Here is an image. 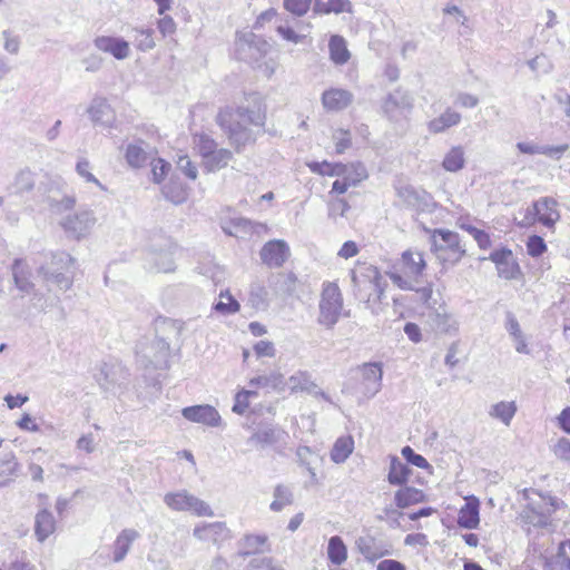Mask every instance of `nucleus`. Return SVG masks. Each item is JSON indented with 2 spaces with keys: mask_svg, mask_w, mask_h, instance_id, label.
Masks as SVG:
<instances>
[{
  "mask_svg": "<svg viewBox=\"0 0 570 570\" xmlns=\"http://www.w3.org/2000/svg\"><path fill=\"white\" fill-rule=\"evenodd\" d=\"M428 323L433 331L444 334H456L459 331V322L446 312L445 308L432 309L428 314Z\"/></svg>",
  "mask_w": 570,
  "mask_h": 570,
  "instance_id": "20",
  "label": "nucleus"
},
{
  "mask_svg": "<svg viewBox=\"0 0 570 570\" xmlns=\"http://www.w3.org/2000/svg\"><path fill=\"white\" fill-rule=\"evenodd\" d=\"M271 45L252 31L237 33L235 55L238 60L254 65L259 62L269 51Z\"/></svg>",
  "mask_w": 570,
  "mask_h": 570,
  "instance_id": "7",
  "label": "nucleus"
},
{
  "mask_svg": "<svg viewBox=\"0 0 570 570\" xmlns=\"http://www.w3.org/2000/svg\"><path fill=\"white\" fill-rule=\"evenodd\" d=\"M311 381V375L307 372L299 371L288 379V385L292 392H304Z\"/></svg>",
  "mask_w": 570,
  "mask_h": 570,
  "instance_id": "63",
  "label": "nucleus"
},
{
  "mask_svg": "<svg viewBox=\"0 0 570 570\" xmlns=\"http://www.w3.org/2000/svg\"><path fill=\"white\" fill-rule=\"evenodd\" d=\"M353 450V438L351 435L341 436L335 441L331 450V460L337 464L344 463L352 454Z\"/></svg>",
  "mask_w": 570,
  "mask_h": 570,
  "instance_id": "36",
  "label": "nucleus"
},
{
  "mask_svg": "<svg viewBox=\"0 0 570 570\" xmlns=\"http://www.w3.org/2000/svg\"><path fill=\"white\" fill-rule=\"evenodd\" d=\"M232 158L233 154L229 149L216 148L203 163L207 171H217L225 168Z\"/></svg>",
  "mask_w": 570,
  "mask_h": 570,
  "instance_id": "38",
  "label": "nucleus"
},
{
  "mask_svg": "<svg viewBox=\"0 0 570 570\" xmlns=\"http://www.w3.org/2000/svg\"><path fill=\"white\" fill-rule=\"evenodd\" d=\"M309 169L315 173V174H320V175H323V176H341V174H344L346 170L345 168V164H341V163H335V164H332V163H327V161H322V163H317V161H314V163H311L308 165Z\"/></svg>",
  "mask_w": 570,
  "mask_h": 570,
  "instance_id": "51",
  "label": "nucleus"
},
{
  "mask_svg": "<svg viewBox=\"0 0 570 570\" xmlns=\"http://www.w3.org/2000/svg\"><path fill=\"white\" fill-rule=\"evenodd\" d=\"M402 456L405 459L406 463L417 466L420 469H430L431 465L428 460L417 454L411 446L406 445L401 450Z\"/></svg>",
  "mask_w": 570,
  "mask_h": 570,
  "instance_id": "57",
  "label": "nucleus"
},
{
  "mask_svg": "<svg viewBox=\"0 0 570 570\" xmlns=\"http://www.w3.org/2000/svg\"><path fill=\"white\" fill-rule=\"evenodd\" d=\"M175 246H168L166 249L151 250L149 259L154 263L157 272L169 273L175 271L174 250Z\"/></svg>",
  "mask_w": 570,
  "mask_h": 570,
  "instance_id": "31",
  "label": "nucleus"
},
{
  "mask_svg": "<svg viewBox=\"0 0 570 570\" xmlns=\"http://www.w3.org/2000/svg\"><path fill=\"white\" fill-rule=\"evenodd\" d=\"M193 495L189 494L187 491H180V492H170L165 494L164 502L168 508L175 511H188V508L190 505L189 499H191Z\"/></svg>",
  "mask_w": 570,
  "mask_h": 570,
  "instance_id": "50",
  "label": "nucleus"
},
{
  "mask_svg": "<svg viewBox=\"0 0 570 570\" xmlns=\"http://www.w3.org/2000/svg\"><path fill=\"white\" fill-rule=\"evenodd\" d=\"M125 158L130 167H144L149 160L153 161V148L145 141L138 140L129 144L126 148Z\"/></svg>",
  "mask_w": 570,
  "mask_h": 570,
  "instance_id": "22",
  "label": "nucleus"
},
{
  "mask_svg": "<svg viewBox=\"0 0 570 570\" xmlns=\"http://www.w3.org/2000/svg\"><path fill=\"white\" fill-rule=\"evenodd\" d=\"M94 45L98 50L111 55L117 60H125L130 56L129 42L120 37L98 36Z\"/></svg>",
  "mask_w": 570,
  "mask_h": 570,
  "instance_id": "16",
  "label": "nucleus"
},
{
  "mask_svg": "<svg viewBox=\"0 0 570 570\" xmlns=\"http://www.w3.org/2000/svg\"><path fill=\"white\" fill-rule=\"evenodd\" d=\"M461 118H462L461 114L452 110L451 108H448L439 117L432 119L428 124V128L433 134H440L453 126L459 125L461 121Z\"/></svg>",
  "mask_w": 570,
  "mask_h": 570,
  "instance_id": "33",
  "label": "nucleus"
},
{
  "mask_svg": "<svg viewBox=\"0 0 570 570\" xmlns=\"http://www.w3.org/2000/svg\"><path fill=\"white\" fill-rule=\"evenodd\" d=\"M96 224V217L91 210H81L75 215L67 216L61 223L65 232L76 239L86 237L94 225Z\"/></svg>",
  "mask_w": 570,
  "mask_h": 570,
  "instance_id": "11",
  "label": "nucleus"
},
{
  "mask_svg": "<svg viewBox=\"0 0 570 570\" xmlns=\"http://www.w3.org/2000/svg\"><path fill=\"white\" fill-rule=\"evenodd\" d=\"M169 350V343L163 337H156L151 343L140 341L136 346L137 364L145 370L166 368Z\"/></svg>",
  "mask_w": 570,
  "mask_h": 570,
  "instance_id": "6",
  "label": "nucleus"
},
{
  "mask_svg": "<svg viewBox=\"0 0 570 570\" xmlns=\"http://www.w3.org/2000/svg\"><path fill=\"white\" fill-rule=\"evenodd\" d=\"M517 148L522 154L528 155H547L552 158H559L567 149L568 145H560V146H548V145H537L531 142H518Z\"/></svg>",
  "mask_w": 570,
  "mask_h": 570,
  "instance_id": "29",
  "label": "nucleus"
},
{
  "mask_svg": "<svg viewBox=\"0 0 570 570\" xmlns=\"http://www.w3.org/2000/svg\"><path fill=\"white\" fill-rule=\"evenodd\" d=\"M249 98L253 107H225L216 117L218 126L237 150L255 141V134L249 126L262 128L265 125L266 109L261 97L257 94H250Z\"/></svg>",
  "mask_w": 570,
  "mask_h": 570,
  "instance_id": "1",
  "label": "nucleus"
},
{
  "mask_svg": "<svg viewBox=\"0 0 570 570\" xmlns=\"http://www.w3.org/2000/svg\"><path fill=\"white\" fill-rule=\"evenodd\" d=\"M56 529V521L50 511H39L35 520V534L39 542H43Z\"/></svg>",
  "mask_w": 570,
  "mask_h": 570,
  "instance_id": "28",
  "label": "nucleus"
},
{
  "mask_svg": "<svg viewBox=\"0 0 570 570\" xmlns=\"http://www.w3.org/2000/svg\"><path fill=\"white\" fill-rule=\"evenodd\" d=\"M163 194L166 199L175 205H180L187 199L186 190L181 187V185L174 183L165 185L163 187Z\"/></svg>",
  "mask_w": 570,
  "mask_h": 570,
  "instance_id": "56",
  "label": "nucleus"
},
{
  "mask_svg": "<svg viewBox=\"0 0 570 570\" xmlns=\"http://www.w3.org/2000/svg\"><path fill=\"white\" fill-rule=\"evenodd\" d=\"M402 263L405 272L412 276L422 275L425 268V261L423 254L419 252L406 250L402 254Z\"/></svg>",
  "mask_w": 570,
  "mask_h": 570,
  "instance_id": "42",
  "label": "nucleus"
},
{
  "mask_svg": "<svg viewBox=\"0 0 570 570\" xmlns=\"http://www.w3.org/2000/svg\"><path fill=\"white\" fill-rule=\"evenodd\" d=\"M289 247L285 240L273 239L267 242L261 249L262 262L271 268L284 265L289 257Z\"/></svg>",
  "mask_w": 570,
  "mask_h": 570,
  "instance_id": "14",
  "label": "nucleus"
},
{
  "mask_svg": "<svg viewBox=\"0 0 570 570\" xmlns=\"http://www.w3.org/2000/svg\"><path fill=\"white\" fill-rule=\"evenodd\" d=\"M362 381V393L367 397H373L380 392L382 386L383 371L380 363H366L360 368Z\"/></svg>",
  "mask_w": 570,
  "mask_h": 570,
  "instance_id": "17",
  "label": "nucleus"
},
{
  "mask_svg": "<svg viewBox=\"0 0 570 570\" xmlns=\"http://www.w3.org/2000/svg\"><path fill=\"white\" fill-rule=\"evenodd\" d=\"M351 278L355 298L364 303L372 313H377L385 284L379 269L373 265H362L351 272Z\"/></svg>",
  "mask_w": 570,
  "mask_h": 570,
  "instance_id": "2",
  "label": "nucleus"
},
{
  "mask_svg": "<svg viewBox=\"0 0 570 570\" xmlns=\"http://www.w3.org/2000/svg\"><path fill=\"white\" fill-rule=\"evenodd\" d=\"M412 469L406 463H403L397 456L390 458V468L387 473V481L391 485L403 487L407 483Z\"/></svg>",
  "mask_w": 570,
  "mask_h": 570,
  "instance_id": "26",
  "label": "nucleus"
},
{
  "mask_svg": "<svg viewBox=\"0 0 570 570\" xmlns=\"http://www.w3.org/2000/svg\"><path fill=\"white\" fill-rule=\"evenodd\" d=\"M246 570H283L273 563V560L267 557L254 558L249 561Z\"/></svg>",
  "mask_w": 570,
  "mask_h": 570,
  "instance_id": "64",
  "label": "nucleus"
},
{
  "mask_svg": "<svg viewBox=\"0 0 570 570\" xmlns=\"http://www.w3.org/2000/svg\"><path fill=\"white\" fill-rule=\"evenodd\" d=\"M413 107V98L407 91L395 89L389 94L383 104V111L389 119L397 121Z\"/></svg>",
  "mask_w": 570,
  "mask_h": 570,
  "instance_id": "12",
  "label": "nucleus"
},
{
  "mask_svg": "<svg viewBox=\"0 0 570 570\" xmlns=\"http://www.w3.org/2000/svg\"><path fill=\"white\" fill-rule=\"evenodd\" d=\"M311 4L312 0H284V8L295 17L305 16Z\"/></svg>",
  "mask_w": 570,
  "mask_h": 570,
  "instance_id": "59",
  "label": "nucleus"
},
{
  "mask_svg": "<svg viewBox=\"0 0 570 570\" xmlns=\"http://www.w3.org/2000/svg\"><path fill=\"white\" fill-rule=\"evenodd\" d=\"M248 304L257 311H264L268 307V292L263 284L257 282L250 284Z\"/></svg>",
  "mask_w": 570,
  "mask_h": 570,
  "instance_id": "44",
  "label": "nucleus"
},
{
  "mask_svg": "<svg viewBox=\"0 0 570 570\" xmlns=\"http://www.w3.org/2000/svg\"><path fill=\"white\" fill-rule=\"evenodd\" d=\"M397 195L411 208L417 212H431L434 206L432 196L425 190H419L412 186H404L397 190Z\"/></svg>",
  "mask_w": 570,
  "mask_h": 570,
  "instance_id": "19",
  "label": "nucleus"
},
{
  "mask_svg": "<svg viewBox=\"0 0 570 570\" xmlns=\"http://www.w3.org/2000/svg\"><path fill=\"white\" fill-rule=\"evenodd\" d=\"M568 543H570L569 540L561 541L558 552L546 560L548 570H570V558L566 553V546Z\"/></svg>",
  "mask_w": 570,
  "mask_h": 570,
  "instance_id": "49",
  "label": "nucleus"
},
{
  "mask_svg": "<svg viewBox=\"0 0 570 570\" xmlns=\"http://www.w3.org/2000/svg\"><path fill=\"white\" fill-rule=\"evenodd\" d=\"M530 490H523L524 500L529 501L520 512V520L528 525H533L537 528H543L548 525L549 518L553 507L552 502H547L543 498H540L539 501H533L529 497Z\"/></svg>",
  "mask_w": 570,
  "mask_h": 570,
  "instance_id": "9",
  "label": "nucleus"
},
{
  "mask_svg": "<svg viewBox=\"0 0 570 570\" xmlns=\"http://www.w3.org/2000/svg\"><path fill=\"white\" fill-rule=\"evenodd\" d=\"M517 412V405L512 402L501 401L491 406L489 415L500 420L504 425L509 426Z\"/></svg>",
  "mask_w": 570,
  "mask_h": 570,
  "instance_id": "43",
  "label": "nucleus"
},
{
  "mask_svg": "<svg viewBox=\"0 0 570 570\" xmlns=\"http://www.w3.org/2000/svg\"><path fill=\"white\" fill-rule=\"evenodd\" d=\"M94 377L98 385L106 392L115 393L129 381V371L118 361L101 363Z\"/></svg>",
  "mask_w": 570,
  "mask_h": 570,
  "instance_id": "8",
  "label": "nucleus"
},
{
  "mask_svg": "<svg viewBox=\"0 0 570 570\" xmlns=\"http://www.w3.org/2000/svg\"><path fill=\"white\" fill-rule=\"evenodd\" d=\"M247 426L252 430L247 444L258 450L273 449L278 450L285 443L288 434L279 428L273 419H259L253 411L247 417Z\"/></svg>",
  "mask_w": 570,
  "mask_h": 570,
  "instance_id": "3",
  "label": "nucleus"
},
{
  "mask_svg": "<svg viewBox=\"0 0 570 570\" xmlns=\"http://www.w3.org/2000/svg\"><path fill=\"white\" fill-rule=\"evenodd\" d=\"M181 414L190 422L202 423L208 426H218L222 421L218 411L208 404L184 407Z\"/></svg>",
  "mask_w": 570,
  "mask_h": 570,
  "instance_id": "18",
  "label": "nucleus"
},
{
  "mask_svg": "<svg viewBox=\"0 0 570 570\" xmlns=\"http://www.w3.org/2000/svg\"><path fill=\"white\" fill-rule=\"evenodd\" d=\"M139 537V533L134 529H124L114 543V561L120 562L125 559L130 550L131 543Z\"/></svg>",
  "mask_w": 570,
  "mask_h": 570,
  "instance_id": "30",
  "label": "nucleus"
},
{
  "mask_svg": "<svg viewBox=\"0 0 570 570\" xmlns=\"http://www.w3.org/2000/svg\"><path fill=\"white\" fill-rule=\"evenodd\" d=\"M351 8L350 0H316L314 4V10L320 13L351 12Z\"/></svg>",
  "mask_w": 570,
  "mask_h": 570,
  "instance_id": "47",
  "label": "nucleus"
},
{
  "mask_svg": "<svg viewBox=\"0 0 570 570\" xmlns=\"http://www.w3.org/2000/svg\"><path fill=\"white\" fill-rule=\"evenodd\" d=\"M488 258L495 264L498 275L501 278L514 279L521 273L512 250L507 247L491 252Z\"/></svg>",
  "mask_w": 570,
  "mask_h": 570,
  "instance_id": "13",
  "label": "nucleus"
},
{
  "mask_svg": "<svg viewBox=\"0 0 570 570\" xmlns=\"http://www.w3.org/2000/svg\"><path fill=\"white\" fill-rule=\"evenodd\" d=\"M90 163L86 158H80L76 165L77 174L87 183L97 185L100 189H105L104 185L91 174Z\"/></svg>",
  "mask_w": 570,
  "mask_h": 570,
  "instance_id": "58",
  "label": "nucleus"
},
{
  "mask_svg": "<svg viewBox=\"0 0 570 570\" xmlns=\"http://www.w3.org/2000/svg\"><path fill=\"white\" fill-rule=\"evenodd\" d=\"M276 31L279 36H282L285 40L291 41L293 43H298L302 41L303 37L295 32L294 26L291 24V21L286 19L277 24Z\"/></svg>",
  "mask_w": 570,
  "mask_h": 570,
  "instance_id": "62",
  "label": "nucleus"
},
{
  "mask_svg": "<svg viewBox=\"0 0 570 570\" xmlns=\"http://www.w3.org/2000/svg\"><path fill=\"white\" fill-rule=\"evenodd\" d=\"M35 174L28 168L21 169L14 177L11 185V191L13 194L31 191L35 187Z\"/></svg>",
  "mask_w": 570,
  "mask_h": 570,
  "instance_id": "46",
  "label": "nucleus"
},
{
  "mask_svg": "<svg viewBox=\"0 0 570 570\" xmlns=\"http://www.w3.org/2000/svg\"><path fill=\"white\" fill-rule=\"evenodd\" d=\"M355 546L358 552L370 561H375L389 553V551L383 549L381 543L372 535L357 538Z\"/></svg>",
  "mask_w": 570,
  "mask_h": 570,
  "instance_id": "25",
  "label": "nucleus"
},
{
  "mask_svg": "<svg viewBox=\"0 0 570 570\" xmlns=\"http://www.w3.org/2000/svg\"><path fill=\"white\" fill-rule=\"evenodd\" d=\"M327 558L334 564H342L347 559V548L340 535H333L327 544Z\"/></svg>",
  "mask_w": 570,
  "mask_h": 570,
  "instance_id": "39",
  "label": "nucleus"
},
{
  "mask_svg": "<svg viewBox=\"0 0 570 570\" xmlns=\"http://www.w3.org/2000/svg\"><path fill=\"white\" fill-rule=\"evenodd\" d=\"M274 500L269 508L274 512L282 511L285 507L291 505L294 502V495L289 487L284 484H277L274 489Z\"/></svg>",
  "mask_w": 570,
  "mask_h": 570,
  "instance_id": "45",
  "label": "nucleus"
},
{
  "mask_svg": "<svg viewBox=\"0 0 570 570\" xmlns=\"http://www.w3.org/2000/svg\"><path fill=\"white\" fill-rule=\"evenodd\" d=\"M480 523L479 501L466 502L459 511L458 524L463 529H475Z\"/></svg>",
  "mask_w": 570,
  "mask_h": 570,
  "instance_id": "34",
  "label": "nucleus"
},
{
  "mask_svg": "<svg viewBox=\"0 0 570 570\" xmlns=\"http://www.w3.org/2000/svg\"><path fill=\"white\" fill-rule=\"evenodd\" d=\"M353 101V95L345 89L333 88L322 95L323 107L328 111H340L345 109Z\"/></svg>",
  "mask_w": 570,
  "mask_h": 570,
  "instance_id": "23",
  "label": "nucleus"
},
{
  "mask_svg": "<svg viewBox=\"0 0 570 570\" xmlns=\"http://www.w3.org/2000/svg\"><path fill=\"white\" fill-rule=\"evenodd\" d=\"M341 317H350V311L344 309L342 292L337 284L324 283L318 302L317 323L332 330Z\"/></svg>",
  "mask_w": 570,
  "mask_h": 570,
  "instance_id": "4",
  "label": "nucleus"
},
{
  "mask_svg": "<svg viewBox=\"0 0 570 570\" xmlns=\"http://www.w3.org/2000/svg\"><path fill=\"white\" fill-rule=\"evenodd\" d=\"M194 144L203 160L217 148V142L206 134H195Z\"/></svg>",
  "mask_w": 570,
  "mask_h": 570,
  "instance_id": "53",
  "label": "nucleus"
},
{
  "mask_svg": "<svg viewBox=\"0 0 570 570\" xmlns=\"http://www.w3.org/2000/svg\"><path fill=\"white\" fill-rule=\"evenodd\" d=\"M76 261L66 252H56L50 256V262L43 266L59 267V271L70 272L73 268Z\"/></svg>",
  "mask_w": 570,
  "mask_h": 570,
  "instance_id": "55",
  "label": "nucleus"
},
{
  "mask_svg": "<svg viewBox=\"0 0 570 570\" xmlns=\"http://www.w3.org/2000/svg\"><path fill=\"white\" fill-rule=\"evenodd\" d=\"M268 550V538L265 534H245L237 542L236 557L246 558L264 553Z\"/></svg>",
  "mask_w": 570,
  "mask_h": 570,
  "instance_id": "21",
  "label": "nucleus"
},
{
  "mask_svg": "<svg viewBox=\"0 0 570 570\" xmlns=\"http://www.w3.org/2000/svg\"><path fill=\"white\" fill-rule=\"evenodd\" d=\"M367 178V170L365 166L356 167V176L355 178L351 177H342L341 179H336L332 185L331 193L335 194H344L350 186H356L361 181Z\"/></svg>",
  "mask_w": 570,
  "mask_h": 570,
  "instance_id": "48",
  "label": "nucleus"
},
{
  "mask_svg": "<svg viewBox=\"0 0 570 570\" xmlns=\"http://www.w3.org/2000/svg\"><path fill=\"white\" fill-rule=\"evenodd\" d=\"M424 500V492L414 487H402L394 494V502L399 509H405Z\"/></svg>",
  "mask_w": 570,
  "mask_h": 570,
  "instance_id": "32",
  "label": "nucleus"
},
{
  "mask_svg": "<svg viewBox=\"0 0 570 570\" xmlns=\"http://www.w3.org/2000/svg\"><path fill=\"white\" fill-rule=\"evenodd\" d=\"M47 203H48L49 207L51 208V210H53L56 213H62L65 210L71 209L76 204V199L73 196H67V195L62 196L59 199L56 197L49 196L47 198Z\"/></svg>",
  "mask_w": 570,
  "mask_h": 570,
  "instance_id": "60",
  "label": "nucleus"
},
{
  "mask_svg": "<svg viewBox=\"0 0 570 570\" xmlns=\"http://www.w3.org/2000/svg\"><path fill=\"white\" fill-rule=\"evenodd\" d=\"M88 114L95 124L107 125L112 119L111 107L104 98L94 99Z\"/></svg>",
  "mask_w": 570,
  "mask_h": 570,
  "instance_id": "35",
  "label": "nucleus"
},
{
  "mask_svg": "<svg viewBox=\"0 0 570 570\" xmlns=\"http://www.w3.org/2000/svg\"><path fill=\"white\" fill-rule=\"evenodd\" d=\"M465 165V154L462 146L452 147L444 156L442 167L450 173L461 170Z\"/></svg>",
  "mask_w": 570,
  "mask_h": 570,
  "instance_id": "40",
  "label": "nucleus"
},
{
  "mask_svg": "<svg viewBox=\"0 0 570 570\" xmlns=\"http://www.w3.org/2000/svg\"><path fill=\"white\" fill-rule=\"evenodd\" d=\"M429 233L431 250L442 264L455 265L465 255V247L458 233L444 228H435Z\"/></svg>",
  "mask_w": 570,
  "mask_h": 570,
  "instance_id": "5",
  "label": "nucleus"
},
{
  "mask_svg": "<svg viewBox=\"0 0 570 570\" xmlns=\"http://www.w3.org/2000/svg\"><path fill=\"white\" fill-rule=\"evenodd\" d=\"M284 383V376L279 372H272L266 375H258L249 381L252 386L279 389Z\"/></svg>",
  "mask_w": 570,
  "mask_h": 570,
  "instance_id": "52",
  "label": "nucleus"
},
{
  "mask_svg": "<svg viewBox=\"0 0 570 570\" xmlns=\"http://www.w3.org/2000/svg\"><path fill=\"white\" fill-rule=\"evenodd\" d=\"M331 59L336 65H344L350 59V51L347 50L346 42L343 37L335 35L332 36L328 42Z\"/></svg>",
  "mask_w": 570,
  "mask_h": 570,
  "instance_id": "41",
  "label": "nucleus"
},
{
  "mask_svg": "<svg viewBox=\"0 0 570 570\" xmlns=\"http://www.w3.org/2000/svg\"><path fill=\"white\" fill-rule=\"evenodd\" d=\"M556 205L557 203L552 198L543 197L538 199L527 208L524 224L540 222L547 227H552L559 218Z\"/></svg>",
  "mask_w": 570,
  "mask_h": 570,
  "instance_id": "10",
  "label": "nucleus"
},
{
  "mask_svg": "<svg viewBox=\"0 0 570 570\" xmlns=\"http://www.w3.org/2000/svg\"><path fill=\"white\" fill-rule=\"evenodd\" d=\"M39 273L48 283H52L59 289L67 291L72 285V269L70 272L59 271V267L40 266Z\"/></svg>",
  "mask_w": 570,
  "mask_h": 570,
  "instance_id": "27",
  "label": "nucleus"
},
{
  "mask_svg": "<svg viewBox=\"0 0 570 570\" xmlns=\"http://www.w3.org/2000/svg\"><path fill=\"white\" fill-rule=\"evenodd\" d=\"M220 299L214 305V309L222 314H234L240 308L239 303L230 295L228 291L222 292Z\"/></svg>",
  "mask_w": 570,
  "mask_h": 570,
  "instance_id": "54",
  "label": "nucleus"
},
{
  "mask_svg": "<svg viewBox=\"0 0 570 570\" xmlns=\"http://www.w3.org/2000/svg\"><path fill=\"white\" fill-rule=\"evenodd\" d=\"M257 396V392L242 390L235 395V403L233 405V412L237 414H244L249 406V397Z\"/></svg>",
  "mask_w": 570,
  "mask_h": 570,
  "instance_id": "61",
  "label": "nucleus"
},
{
  "mask_svg": "<svg viewBox=\"0 0 570 570\" xmlns=\"http://www.w3.org/2000/svg\"><path fill=\"white\" fill-rule=\"evenodd\" d=\"M193 535L200 541L212 542L220 547L230 539V531L224 522H210L195 527Z\"/></svg>",
  "mask_w": 570,
  "mask_h": 570,
  "instance_id": "15",
  "label": "nucleus"
},
{
  "mask_svg": "<svg viewBox=\"0 0 570 570\" xmlns=\"http://www.w3.org/2000/svg\"><path fill=\"white\" fill-rule=\"evenodd\" d=\"M130 37L134 39L137 50L146 52L155 48L154 30L150 28L134 27L130 29Z\"/></svg>",
  "mask_w": 570,
  "mask_h": 570,
  "instance_id": "37",
  "label": "nucleus"
},
{
  "mask_svg": "<svg viewBox=\"0 0 570 570\" xmlns=\"http://www.w3.org/2000/svg\"><path fill=\"white\" fill-rule=\"evenodd\" d=\"M297 277L294 273H275L268 277V285L276 296L292 295Z\"/></svg>",
  "mask_w": 570,
  "mask_h": 570,
  "instance_id": "24",
  "label": "nucleus"
}]
</instances>
